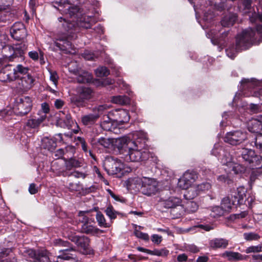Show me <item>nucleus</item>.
Segmentation results:
<instances>
[{
  "label": "nucleus",
  "mask_w": 262,
  "mask_h": 262,
  "mask_svg": "<svg viewBox=\"0 0 262 262\" xmlns=\"http://www.w3.org/2000/svg\"><path fill=\"white\" fill-rule=\"evenodd\" d=\"M116 146L119 150H124L127 154L125 155V160L127 162H138L144 161L151 158L152 161L156 159L152 154L146 150H142L140 147L136 142L127 137H122L116 140Z\"/></svg>",
  "instance_id": "f257e3e1"
},
{
  "label": "nucleus",
  "mask_w": 262,
  "mask_h": 262,
  "mask_svg": "<svg viewBox=\"0 0 262 262\" xmlns=\"http://www.w3.org/2000/svg\"><path fill=\"white\" fill-rule=\"evenodd\" d=\"M56 3L58 4V6L60 7L63 5V7L66 8L65 10L67 11L66 13H68L71 17H74V19L72 21L67 20L62 17L58 18L59 21L61 22L62 20H63V22L62 25L66 31L72 33V31L74 30L76 27V25L86 29L91 27L90 24L83 22L82 18H80L79 20L78 19L79 9L78 7L70 6L69 3L67 2V3H66L65 0H62Z\"/></svg>",
  "instance_id": "f03ea898"
},
{
  "label": "nucleus",
  "mask_w": 262,
  "mask_h": 262,
  "mask_svg": "<svg viewBox=\"0 0 262 262\" xmlns=\"http://www.w3.org/2000/svg\"><path fill=\"white\" fill-rule=\"evenodd\" d=\"M241 157L250 168H259L262 166V157L255 154V151L248 148H243Z\"/></svg>",
  "instance_id": "7ed1b4c3"
},
{
  "label": "nucleus",
  "mask_w": 262,
  "mask_h": 262,
  "mask_svg": "<svg viewBox=\"0 0 262 262\" xmlns=\"http://www.w3.org/2000/svg\"><path fill=\"white\" fill-rule=\"evenodd\" d=\"M69 238L76 245L82 254L85 255L94 254V251L90 246V239L89 237L85 236L71 235Z\"/></svg>",
  "instance_id": "20e7f679"
},
{
  "label": "nucleus",
  "mask_w": 262,
  "mask_h": 262,
  "mask_svg": "<svg viewBox=\"0 0 262 262\" xmlns=\"http://www.w3.org/2000/svg\"><path fill=\"white\" fill-rule=\"evenodd\" d=\"M56 120L58 126L71 129L74 134L78 133L79 127L76 123L72 120L70 115L65 114L62 112H60L56 116Z\"/></svg>",
  "instance_id": "39448f33"
},
{
  "label": "nucleus",
  "mask_w": 262,
  "mask_h": 262,
  "mask_svg": "<svg viewBox=\"0 0 262 262\" xmlns=\"http://www.w3.org/2000/svg\"><path fill=\"white\" fill-rule=\"evenodd\" d=\"M77 95L74 97L72 101L78 106H84L85 101L93 96V91L90 88L79 86L77 89Z\"/></svg>",
  "instance_id": "423d86ee"
},
{
  "label": "nucleus",
  "mask_w": 262,
  "mask_h": 262,
  "mask_svg": "<svg viewBox=\"0 0 262 262\" xmlns=\"http://www.w3.org/2000/svg\"><path fill=\"white\" fill-rule=\"evenodd\" d=\"M104 167L109 174H117L120 172L123 167L120 160L110 157L106 158L104 161Z\"/></svg>",
  "instance_id": "0eeeda50"
},
{
  "label": "nucleus",
  "mask_w": 262,
  "mask_h": 262,
  "mask_svg": "<svg viewBox=\"0 0 262 262\" xmlns=\"http://www.w3.org/2000/svg\"><path fill=\"white\" fill-rule=\"evenodd\" d=\"M141 192L147 195L154 194L158 191V182L154 179L148 177H142Z\"/></svg>",
  "instance_id": "6e6552de"
},
{
  "label": "nucleus",
  "mask_w": 262,
  "mask_h": 262,
  "mask_svg": "<svg viewBox=\"0 0 262 262\" xmlns=\"http://www.w3.org/2000/svg\"><path fill=\"white\" fill-rule=\"evenodd\" d=\"M32 101L29 97H22L17 99L14 110L20 115L27 114L31 110Z\"/></svg>",
  "instance_id": "1a4fd4ad"
},
{
  "label": "nucleus",
  "mask_w": 262,
  "mask_h": 262,
  "mask_svg": "<svg viewBox=\"0 0 262 262\" xmlns=\"http://www.w3.org/2000/svg\"><path fill=\"white\" fill-rule=\"evenodd\" d=\"M247 138L245 133L236 130L227 133L224 138V141L231 145H236L243 142Z\"/></svg>",
  "instance_id": "9d476101"
},
{
  "label": "nucleus",
  "mask_w": 262,
  "mask_h": 262,
  "mask_svg": "<svg viewBox=\"0 0 262 262\" xmlns=\"http://www.w3.org/2000/svg\"><path fill=\"white\" fill-rule=\"evenodd\" d=\"M197 176L194 172L187 171L179 179L178 185L183 189H186L191 186L194 182Z\"/></svg>",
  "instance_id": "9b49d317"
},
{
  "label": "nucleus",
  "mask_w": 262,
  "mask_h": 262,
  "mask_svg": "<svg viewBox=\"0 0 262 262\" xmlns=\"http://www.w3.org/2000/svg\"><path fill=\"white\" fill-rule=\"evenodd\" d=\"M71 35L65 33H58L54 38V44L61 50L69 49L72 47V44L70 41Z\"/></svg>",
  "instance_id": "f8f14e48"
},
{
  "label": "nucleus",
  "mask_w": 262,
  "mask_h": 262,
  "mask_svg": "<svg viewBox=\"0 0 262 262\" xmlns=\"http://www.w3.org/2000/svg\"><path fill=\"white\" fill-rule=\"evenodd\" d=\"M11 36L17 40L24 39L27 36V31L24 25L20 22L15 23L10 29Z\"/></svg>",
  "instance_id": "ddd939ff"
},
{
  "label": "nucleus",
  "mask_w": 262,
  "mask_h": 262,
  "mask_svg": "<svg viewBox=\"0 0 262 262\" xmlns=\"http://www.w3.org/2000/svg\"><path fill=\"white\" fill-rule=\"evenodd\" d=\"M75 252L74 248L60 249V254L56 257V262H77L78 259L71 252Z\"/></svg>",
  "instance_id": "4468645a"
},
{
  "label": "nucleus",
  "mask_w": 262,
  "mask_h": 262,
  "mask_svg": "<svg viewBox=\"0 0 262 262\" xmlns=\"http://www.w3.org/2000/svg\"><path fill=\"white\" fill-rule=\"evenodd\" d=\"M16 80L17 88L22 91H26L31 89L33 86L34 81V78L30 74L24 76L17 79Z\"/></svg>",
  "instance_id": "2eb2a0df"
},
{
  "label": "nucleus",
  "mask_w": 262,
  "mask_h": 262,
  "mask_svg": "<svg viewBox=\"0 0 262 262\" xmlns=\"http://www.w3.org/2000/svg\"><path fill=\"white\" fill-rule=\"evenodd\" d=\"M13 80H15V78L12 67L10 65H7L0 71V81L7 82Z\"/></svg>",
  "instance_id": "dca6fc26"
},
{
  "label": "nucleus",
  "mask_w": 262,
  "mask_h": 262,
  "mask_svg": "<svg viewBox=\"0 0 262 262\" xmlns=\"http://www.w3.org/2000/svg\"><path fill=\"white\" fill-rule=\"evenodd\" d=\"M249 130L253 133H258L262 130V115L256 118H252L248 122Z\"/></svg>",
  "instance_id": "f3484780"
},
{
  "label": "nucleus",
  "mask_w": 262,
  "mask_h": 262,
  "mask_svg": "<svg viewBox=\"0 0 262 262\" xmlns=\"http://www.w3.org/2000/svg\"><path fill=\"white\" fill-rule=\"evenodd\" d=\"M233 160V159L230 153L225 152L221 159V162L223 165H226L231 168L232 171L237 173L238 172V167L239 165L235 163Z\"/></svg>",
  "instance_id": "a211bd4d"
},
{
  "label": "nucleus",
  "mask_w": 262,
  "mask_h": 262,
  "mask_svg": "<svg viewBox=\"0 0 262 262\" xmlns=\"http://www.w3.org/2000/svg\"><path fill=\"white\" fill-rule=\"evenodd\" d=\"M142 182V178H130L126 182L127 189L134 190L135 192L141 191Z\"/></svg>",
  "instance_id": "6ab92c4d"
},
{
  "label": "nucleus",
  "mask_w": 262,
  "mask_h": 262,
  "mask_svg": "<svg viewBox=\"0 0 262 262\" xmlns=\"http://www.w3.org/2000/svg\"><path fill=\"white\" fill-rule=\"evenodd\" d=\"M209 245L213 249H226L229 245V241L224 238H215L210 241Z\"/></svg>",
  "instance_id": "aec40b11"
},
{
  "label": "nucleus",
  "mask_w": 262,
  "mask_h": 262,
  "mask_svg": "<svg viewBox=\"0 0 262 262\" xmlns=\"http://www.w3.org/2000/svg\"><path fill=\"white\" fill-rule=\"evenodd\" d=\"M81 232L86 234L95 235L103 233V231L98 229L96 226L91 225L88 222L85 223L82 225Z\"/></svg>",
  "instance_id": "412c9836"
},
{
  "label": "nucleus",
  "mask_w": 262,
  "mask_h": 262,
  "mask_svg": "<svg viewBox=\"0 0 262 262\" xmlns=\"http://www.w3.org/2000/svg\"><path fill=\"white\" fill-rule=\"evenodd\" d=\"M162 204L167 208H174L181 204L182 201L178 197L171 196L168 199H163L161 201Z\"/></svg>",
  "instance_id": "4be33fe9"
},
{
  "label": "nucleus",
  "mask_w": 262,
  "mask_h": 262,
  "mask_svg": "<svg viewBox=\"0 0 262 262\" xmlns=\"http://www.w3.org/2000/svg\"><path fill=\"white\" fill-rule=\"evenodd\" d=\"M56 262L55 259H53L51 253L45 249L38 250V256L36 262Z\"/></svg>",
  "instance_id": "5701e85b"
},
{
  "label": "nucleus",
  "mask_w": 262,
  "mask_h": 262,
  "mask_svg": "<svg viewBox=\"0 0 262 262\" xmlns=\"http://www.w3.org/2000/svg\"><path fill=\"white\" fill-rule=\"evenodd\" d=\"M222 257L229 261H237L245 259V256L236 252L226 251L222 254Z\"/></svg>",
  "instance_id": "b1692460"
},
{
  "label": "nucleus",
  "mask_w": 262,
  "mask_h": 262,
  "mask_svg": "<svg viewBox=\"0 0 262 262\" xmlns=\"http://www.w3.org/2000/svg\"><path fill=\"white\" fill-rule=\"evenodd\" d=\"M15 80L23 76H25L29 74V69L28 67H25L22 64H18L15 68H12Z\"/></svg>",
  "instance_id": "393cba45"
},
{
  "label": "nucleus",
  "mask_w": 262,
  "mask_h": 262,
  "mask_svg": "<svg viewBox=\"0 0 262 262\" xmlns=\"http://www.w3.org/2000/svg\"><path fill=\"white\" fill-rule=\"evenodd\" d=\"M45 119V114L38 117H35L33 118L29 119L26 122V126L31 128H37Z\"/></svg>",
  "instance_id": "a878e982"
},
{
  "label": "nucleus",
  "mask_w": 262,
  "mask_h": 262,
  "mask_svg": "<svg viewBox=\"0 0 262 262\" xmlns=\"http://www.w3.org/2000/svg\"><path fill=\"white\" fill-rule=\"evenodd\" d=\"M27 45L24 42L16 44L13 47L6 46L5 49L12 50L15 56H21L27 49Z\"/></svg>",
  "instance_id": "bb28decb"
},
{
  "label": "nucleus",
  "mask_w": 262,
  "mask_h": 262,
  "mask_svg": "<svg viewBox=\"0 0 262 262\" xmlns=\"http://www.w3.org/2000/svg\"><path fill=\"white\" fill-rule=\"evenodd\" d=\"M246 189L243 187H239L237 188L234 194L232 195L237 205L243 203L244 199L246 196Z\"/></svg>",
  "instance_id": "cd10ccee"
},
{
  "label": "nucleus",
  "mask_w": 262,
  "mask_h": 262,
  "mask_svg": "<svg viewBox=\"0 0 262 262\" xmlns=\"http://www.w3.org/2000/svg\"><path fill=\"white\" fill-rule=\"evenodd\" d=\"M231 199V201H230L229 196L223 199L221 204V208L223 211L228 212L231 209L232 205H237L232 196Z\"/></svg>",
  "instance_id": "c85d7f7f"
},
{
  "label": "nucleus",
  "mask_w": 262,
  "mask_h": 262,
  "mask_svg": "<svg viewBox=\"0 0 262 262\" xmlns=\"http://www.w3.org/2000/svg\"><path fill=\"white\" fill-rule=\"evenodd\" d=\"M237 16L236 14L229 13L224 17L221 23L223 27H229L232 26L236 21Z\"/></svg>",
  "instance_id": "c756f323"
},
{
  "label": "nucleus",
  "mask_w": 262,
  "mask_h": 262,
  "mask_svg": "<svg viewBox=\"0 0 262 262\" xmlns=\"http://www.w3.org/2000/svg\"><path fill=\"white\" fill-rule=\"evenodd\" d=\"M63 159L67 170H71L73 168L79 167L81 166V162L75 158H71L68 159L63 158Z\"/></svg>",
  "instance_id": "7c9ffc66"
},
{
  "label": "nucleus",
  "mask_w": 262,
  "mask_h": 262,
  "mask_svg": "<svg viewBox=\"0 0 262 262\" xmlns=\"http://www.w3.org/2000/svg\"><path fill=\"white\" fill-rule=\"evenodd\" d=\"M99 117V114H90L81 117V121L85 125H92L95 123Z\"/></svg>",
  "instance_id": "2f4dec72"
},
{
  "label": "nucleus",
  "mask_w": 262,
  "mask_h": 262,
  "mask_svg": "<svg viewBox=\"0 0 262 262\" xmlns=\"http://www.w3.org/2000/svg\"><path fill=\"white\" fill-rule=\"evenodd\" d=\"M188 188L189 189L184 195V196L186 200H190L193 199L199 194L198 192V189H196L195 185L189 187Z\"/></svg>",
  "instance_id": "473e14b6"
},
{
  "label": "nucleus",
  "mask_w": 262,
  "mask_h": 262,
  "mask_svg": "<svg viewBox=\"0 0 262 262\" xmlns=\"http://www.w3.org/2000/svg\"><path fill=\"white\" fill-rule=\"evenodd\" d=\"M42 145L45 149L52 150L56 147V143L53 139L45 137L42 140Z\"/></svg>",
  "instance_id": "72a5a7b5"
},
{
  "label": "nucleus",
  "mask_w": 262,
  "mask_h": 262,
  "mask_svg": "<svg viewBox=\"0 0 262 262\" xmlns=\"http://www.w3.org/2000/svg\"><path fill=\"white\" fill-rule=\"evenodd\" d=\"M183 206L188 213L194 212L199 208V205L194 201H188L183 205Z\"/></svg>",
  "instance_id": "f704fd0d"
},
{
  "label": "nucleus",
  "mask_w": 262,
  "mask_h": 262,
  "mask_svg": "<svg viewBox=\"0 0 262 262\" xmlns=\"http://www.w3.org/2000/svg\"><path fill=\"white\" fill-rule=\"evenodd\" d=\"M77 77V80L79 83H88L90 82L92 80V75L88 72H80V74Z\"/></svg>",
  "instance_id": "c9c22d12"
},
{
  "label": "nucleus",
  "mask_w": 262,
  "mask_h": 262,
  "mask_svg": "<svg viewBox=\"0 0 262 262\" xmlns=\"http://www.w3.org/2000/svg\"><path fill=\"white\" fill-rule=\"evenodd\" d=\"M112 101L116 104L124 105L129 103V99L126 96H114L112 98Z\"/></svg>",
  "instance_id": "e433bc0d"
},
{
  "label": "nucleus",
  "mask_w": 262,
  "mask_h": 262,
  "mask_svg": "<svg viewBox=\"0 0 262 262\" xmlns=\"http://www.w3.org/2000/svg\"><path fill=\"white\" fill-rule=\"evenodd\" d=\"M101 126L103 130L106 131L113 132L115 127L113 122L110 118H107V120H105L101 123Z\"/></svg>",
  "instance_id": "4c0bfd02"
},
{
  "label": "nucleus",
  "mask_w": 262,
  "mask_h": 262,
  "mask_svg": "<svg viewBox=\"0 0 262 262\" xmlns=\"http://www.w3.org/2000/svg\"><path fill=\"white\" fill-rule=\"evenodd\" d=\"M243 237L246 241H258L260 238L259 234L252 232L244 233Z\"/></svg>",
  "instance_id": "58836bf2"
},
{
  "label": "nucleus",
  "mask_w": 262,
  "mask_h": 262,
  "mask_svg": "<svg viewBox=\"0 0 262 262\" xmlns=\"http://www.w3.org/2000/svg\"><path fill=\"white\" fill-rule=\"evenodd\" d=\"M113 139L101 138L98 139V143L105 148H110L113 145Z\"/></svg>",
  "instance_id": "ea45409f"
},
{
  "label": "nucleus",
  "mask_w": 262,
  "mask_h": 262,
  "mask_svg": "<svg viewBox=\"0 0 262 262\" xmlns=\"http://www.w3.org/2000/svg\"><path fill=\"white\" fill-rule=\"evenodd\" d=\"M96 218L100 227L104 228L109 227V225L106 222L104 215L101 212H99L97 213Z\"/></svg>",
  "instance_id": "a19ab883"
},
{
  "label": "nucleus",
  "mask_w": 262,
  "mask_h": 262,
  "mask_svg": "<svg viewBox=\"0 0 262 262\" xmlns=\"http://www.w3.org/2000/svg\"><path fill=\"white\" fill-rule=\"evenodd\" d=\"M118 116L119 117L118 121L124 123L127 122L129 120V117L128 113L124 110H122L119 111Z\"/></svg>",
  "instance_id": "79ce46f5"
},
{
  "label": "nucleus",
  "mask_w": 262,
  "mask_h": 262,
  "mask_svg": "<svg viewBox=\"0 0 262 262\" xmlns=\"http://www.w3.org/2000/svg\"><path fill=\"white\" fill-rule=\"evenodd\" d=\"M69 71L70 73L76 75L80 74L79 68L78 63L76 61H71L68 64Z\"/></svg>",
  "instance_id": "37998d69"
},
{
  "label": "nucleus",
  "mask_w": 262,
  "mask_h": 262,
  "mask_svg": "<svg viewBox=\"0 0 262 262\" xmlns=\"http://www.w3.org/2000/svg\"><path fill=\"white\" fill-rule=\"evenodd\" d=\"M95 73L97 77H102L108 76L110 72L106 67H101L96 70Z\"/></svg>",
  "instance_id": "c03bdc74"
},
{
  "label": "nucleus",
  "mask_w": 262,
  "mask_h": 262,
  "mask_svg": "<svg viewBox=\"0 0 262 262\" xmlns=\"http://www.w3.org/2000/svg\"><path fill=\"white\" fill-rule=\"evenodd\" d=\"M24 253L26 256L31 258L32 260L36 261L38 256V250L35 251L33 249H26L24 251Z\"/></svg>",
  "instance_id": "a18cd8bd"
},
{
  "label": "nucleus",
  "mask_w": 262,
  "mask_h": 262,
  "mask_svg": "<svg viewBox=\"0 0 262 262\" xmlns=\"http://www.w3.org/2000/svg\"><path fill=\"white\" fill-rule=\"evenodd\" d=\"M55 245L63 247L62 249L73 248L70 247V244L67 241H63L61 239H56L54 241Z\"/></svg>",
  "instance_id": "49530a36"
},
{
  "label": "nucleus",
  "mask_w": 262,
  "mask_h": 262,
  "mask_svg": "<svg viewBox=\"0 0 262 262\" xmlns=\"http://www.w3.org/2000/svg\"><path fill=\"white\" fill-rule=\"evenodd\" d=\"M254 143L256 149L262 153V134H258L256 136Z\"/></svg>",
  "instance_id": "de8ad7c7"
},
{
  "label": "nucleus",
  "mask_w": 262,
  "mask_h": 262,
  "mask_svg": "<svg viewBox=\"0 0 262 262\" xmlns=\"http://www.w3.org/2000/svg\"><path fill=\"white\" fill-rule=\"evenodd\" d=\"M262 251V245L260 244L257 246H251L248 247L245 250V252L247 254L250 253H257Z\"/></svg>",
  "instance_id": "09e8293b"
},
{
  "label": "nucleus",
  "mask_w": 262,
  "mask_h": 262,
  "mask_svg": "<svg viewBox=\"0 0 262 262\" xmlns=\"http://www.w3.org/2000/svg\"><path fill=\"white\" fill-rule=\"evenodd\" d=\"M49 71L50 73V79L52 82L55 87L56 88L59 78L57 73L56 71H52L51 70H49Z\"/></svg>",
  "instance_id": "8fccbe9b"
},
{
  "label": "nucleus",
  "mask_w": 262,
  "mask_h": 262,
  "mask_svg": "<svg viewBox=\"0 0 262 262\" xmlns=\"http://www.w3.org/2000/svg\"><path fill=\"white\" fill-rule=\"evenodd\" d=\"M196 189H198V192L200 194L201 192L208 190L211 188V185L208 183H203L200 184L195 185Z\"/></svg>",
  "instance_id": "3c124183"
},
{
  "label": "nucleus",
  "mask_w": 262,
  "mask_h": 262,
  "mask_svg": "<svg viewBox=\"0 0 262 262\" xmlns=\"http://www.w3.org/2000/svg\"><path fill=\"white\" fill-rule=\"evenodd\" d=\"M134 234L138 238H141L145 241H148L149 239V236L147 233H143L137 229L135 230Z\"/></svg>",
  "instance_id": "603ef678"
},
{
  "label": "nucleus",
  "mask_w": 262,
  "mask_h": 262,
  "mask_svg": "<svg viewBox=\"0 0 262 262\" xmlns=\"http://www.w3.org/2000/svg\"><path fill=\"white\" fill-rule=\"evenodd\" d=\"M73 176L76 178H82V179H84L86 177V174L84 173L79 172L78 171H75L70 173H66L65 176Z\"/></svg>",
  "instance_id": "864d4df0"
},
{
  "label": "nucleus",
  "mask_w": 262,
  "mask_h": 262,
  "mask_svg": "<svg viewBox=\"0 0 262 262\" xmlns=\"http://www.w3.org/2000/svg\"><path fill=\"white\" fill-rule=\"evenodd\" d=\"M49 106L47 103H43L41 104V110L39 112V116L45 114L46 118L47 117V113L49 112Z\"/></svg>",
  "instance_id": "5fc2aeb1"
},
{
  "label": "nucleus",
  "mask_w": 262,
  "mask_h": 262,
  "mask_svg": "<svg viewBox=\"0 0 262 262\" xmlns=\"http://www.w3.org/2000/svg\"><path fill=\"white\" fill-rule=\"evenodd\" d=\"M68 188L71 191H78L81 189L82 187L79 183H70L68 185Z\"/></svg>",
  "instance_id": "6e6d98bb"
},
{
  "label": "nucleus",
  "mask_w": 262,
  "mask_h": 262,
  "mask_svg": "<svg viewBox=\"0 0 262 262\" xmlns=\"http://www.w3.org/2000/svg\"><path fill=\"white\" fill-rule=\"evenodd\" d=\"M249 109L252 113L256 114L261 111V106L259 105L251 104Z\"/></svg>",
  "instance_id": "4d7b16f0"
},
{
  "label": "nucleus",
  "mask_w": 262,
  "mask_h": 262,
  "mask_svg": "<svg viewBox=\"0 0 262 262\" xmlns=\"http://www.w3.org/2000/svg\"><path fill=\"white\" fill-rule=\"evenodd\" d=\"M106 214L111 219H114L116 217V215L114 210L113 208L112 207H108L105 211Z\"/></svg>",
  "instance_id": "13d9d810"
},
{
  "label": "nucleus",
  "mask_w": 262,
  "mask_h": 262,
  "mask_svg": "<svg viewBox=\"0 0 262 262\" xmlns=\"http://www.w3.org/2000/svg\"><path fill=\"white\" fill-rule=\"evenodd\" d=\"M154 254L157 256L165 257L169 254V251L166 249L157 250L154 251Z\"/></svg>",
  "instance_id": "bf43d9fd"
},
{
  "label": "nucleus",
  "mask_w": 262,
  "mask_h": 262,
  "mask_svg": "<svg viewBox=\"0 0 262 262\" xmlns=\"http://www.w3.org/2000/svg\"><path fill=\"white\" fill-rule=\"evenodd\" d=\"M28 55L30 58L34 61H36L38 59L39 57V53L35 51H32L29 52Z\"/></svg>",
  "instance_id": "052dcab7"
},
{
  "label": "nucleus",
  "mask_w": 262,
  "mask_h": 262,
  "mask_svg": "<svg viewBox=\"0 0 262 262\" xmlns=\"http://www.w3.org/2000/svg\"><path fill=\"white\" fill-rule=\"evenodd\" d=\"M38 191V187L36 186V185L34 183H32L30 185L29 187V191L32 194H34L36 193Z\"/></svg>",
  "instance_id": "680f3d73"
},
{
  "label": "nucleus",
  "mask_w": 262,
  "mask_h": 262,
  "mask_svg": "<svg viewBox=\"0 0 262 262\" xmlns=\"http://www.w3.org/2000/svg\"><path fill=\"white\" fill-rule=\"evenodd\" d=\"M83 57L86 59L88 60H94L95 58V55L93 53L89 51H85L83 54Z\"/></svg>",
  "instance_id": "e2e57ef3"
},
{
  "label": "nucleus",
  "mask_w": 262,
  "mask_h": 262,
  "mask_svg": "<svg viewBox=\"0 0 262 262\" xmlns=\"http://www.w3.org/2000/svg\"><path fill=\"white\" fill-rule=\"evenodd\" d=\"M79 217V221L84 224L85 223H88L89 218L85 215V213L83 212H80L78 214Z\"/></svg>",
  "instance_id": "0e129e2a"
},
{
  "label": "nucleus",
  "mask_w": 262,
  "mask_h": 262,
  "mask_svg": "<svg viewBox=\"0 0 262 262\" xmlns=\"http://www.w3.org/2000/svg\"><path fill=\"white\" fill-rule=\"evenodd\" d=\"M197 227L201 228V229H203L206 231H209L211 230H212L214 229V227L212 225H203L201 224L197 226Z\"/></svg>",
  "instance_id": "69168bd1"
},
{
  "label": "nucleus",
  "mask_w": 262,
  "mask_h": 262,
  "mask_svg": "<svg viewBox=\"0 0 262 262\" xmlns=\"http://www.w3.org/2000/svg\"><path fill=\"white\" fill-rule=\"evenodd\" d=\"M77 140L81 143V147H82V148L83 150V151H85V152H87L88 151L87 145H86V144L85 141H84V140L82 138L79 137H78L77 138Z\"/></svg>",
  "instance_id": "338daca9"
},
{
  "label": "nucleus",
  "mask_w": 262,
  "mask_h": 262,
  "mask_svg": "<svg viewBox=\"0 0 262 262\" xmlns=\"http://www.w3.org/2000/svg\"><path fill=\"white\" fill-rule=\"evenodd\" d=\"M108 108V106L106 105H100L94 108L95 111H97L98 113H102L104 110Z\"/></svg>",
  "instance_id": "774afa93"
}]
</instances>
